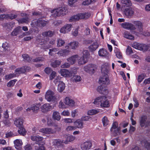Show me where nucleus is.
Segmentation results:
<instances>
[{"label":"nucleus","instance_id":"f257e3e1","mask_svg":"<svg viewBox=\"0 0 150 150\" xmlns=\"http://www.w3.org/2000/svg\"><path fill=\"white\" fill-rule=\"evenodd\" d=\"M93 103L96 105L100 104V106L103 107H107L109 106V101L107 100L106 97L104 96L96 98L93 102Z\"/></svg>","mask_w":150,"mask_h":150},{"label":"nucleus","instance_id":"f03ea898","mask_svg":"<svg viewBox=\"0 0 150 150\" xmlns=\"http://www.w3.org/2000/svg\"><path fill=\"white\" fill-rule=\"evenodd\" d=\"M67 12V8L65 7H62L54 9L51 11L52 15L54 17L65 15Z\"/></svg>","mask_w":150,"mask_h":150},{"label":"nucleus","instance_id":"7ed1b4c3","mask_svg":"<svg viewBox=\"0 0 150 150\" xmlns=\"http://www.w3.org/2000/svg\"><path fill=\"white\" fill-rule=\"evenodd\" d=\"M91 14L88 12L83 13H79L76 15L72 16L69 19L70 22L74 20H78L79 19H87L90 17Z\"/></svg>","mask_w":150,"mask_h":150},{"label":"nucleus","instance_id":"20e7f679","mask_svg":"<svg viewBox=\"0 0 150 150\" xmlns=\"http://www.w3.org/2000/svg\"><path fill=\"white\" fill-rule=\"evenodd\" d=\"M77 72V70L74 67L71 68L70 71L67 69H61L59 72L62 76L68 77H71L72 74H75Z\"/></svg>","mask_w":150,"mask_h":150},{"label":"nucleus","instance_id":"39448f33","mask_svg":"<svg viewBox=\"0 0 150 150\" xmlns=\"http://www.w3.org/2000/svg\"><path fill=\"white\" fill-rule=\"evenodd\" d=\"M54 93L52 91L49 90L47 91L45 94V98L49 102H54L56 100Z\"/></svg>","mask_w":150,"mask_h":150},{"label":"nucleus","instance_id":"423d86ee","mask_svg":"<svg viewBox=\"0 0 150 150\" xmlns=\"http://www.w3.org/2000/svg\"><path fill=\"white\" fill-rule=\"evenodd\" d=\"M83 56L78 60V63L79 65H83L86 63L88 61V58L89 53L87 50H84L83 52Z\"/></svg>","mask_w":150,"mask_h":150},{"label":"nucleus","instance_id":"0eeeda50","mask_svg":"<svg viewBox=\"0 0 150 150\" xmlns=\"http://www.w3.org/2000/svg\"><path fill=\"white\" fill-rule=\"evenodd\" d=\"M96 69V65L90 64L85 66L83 68L84 70L86 72L91 74L94 73Z\"/></svg>","mask_w":150,"mask_h":150},{"label":"nucleus","instance_id":"6e6552de","mask_svg":"<svg viewBox=\"0 0 150 150\" xmlns=\"http://www.w3.org/2000/svg\"><path fill=\"white\" fill-rule=\"evenodd\" d=\"M79 42L77 41H73L67 44L65 46V48L69 49V48L73 50H76L79 46Z\"/></svg>","mask_w":150,"mask_h":150},{"label":"nucleus","instance_id":"1a4fd4ad","mask_svg":"<svg viewBox=\"0 0 150 150\" xmlns=\"http://www.w3.org/2000/svg\"><path fill=\"white\" fill-rule=\"evenodd\" d=\"M72 28L71 24H66L62 27L60 30V33L65 34L70 32Z\"/></svg>","mask_w":150,"mask_h":150},{"label":"nucleus","instance_id":"9d476101","mask_svg":"<svg viewBox=\"0 0 150 150\" xmlns=\"http://www.w3.org/2000/svg\"><path fill=\"white\" fill-rule=\"evenodd\" d=\"M92 146L91 142L89 140L83 142L81 145V148L82 150H88Z\"/></svg>","mask_w":150,"mask_h":150},{"label":"nucleus","instance_id":"9b49d317","mask_svg":"<svg viewBox=\"0 0 150 150\" xmlns=\"http://www.w3.org/2000/svg\"><path fill=\"white\" fill-rule=\"evenodd\" d=\"M147 119V117L146 116L143 115L141 117L140 120V124L142 127H146L150 125V121H146Z\"/></svg>","mask_w":150,"mask_h":150},{"label":"nucleus","instance_id":"f8f14e48","mask_svg":"<svg viewBox=\"0 0 150 150\" xmlns=\"http://www.w3.org/2000/svg\"><path fill=\"white\" fill-rule=\"evenodd\" d=\"M62 138L64 143L67 144H68L69 142L74 141L75 139V137L72 135H64L63 136Z\"/></svg>","mask_w":150,"mask_h":150},{"label":"nucleus","instance_id":"ddd939ff","mask_svg":"<svg viewBox=\"0 0 150 150\" xmlns=\"http://www.w3.org/2000/svg\"><path fill=\"white\" fill-rule=\"evenodd\" d=\"M24 122V119L22 117L16 118L14 120V124L17 127H21L23 126V124Z\"/></svg>","mask_w":150,"mask_h":150},{"label":"nucleus","instance_id":"4468645a","mask_svg":"<svg viewBox=\"0 0 150 150\" xmlns=\"http://www.w3.org/2000/svg\"><path fill=\"white\" fill-rule=\"evenodd\" d=\"M121 25L123 28L127 30H134L136 29L134 25L129 23L125 22L122 23L121 24Z\"/></svg>","mask_w":150,"mask_h":150},{"label":"nucleus","instance_id":"2eb2a0df","mask_svg":"<svg viewBox=\"0 0 150 150\" xmlns=\"http://www.w3.org/2000/svg\"><path fill=\"white\" fill-rule=\"evenodd\" d=\"M99 83L100 84H104L106 85H108L109 83V80L108 79V76L107 74L101 77L99 79Z\"/></svg>","mask_w":150,"mask_h":150},{"label":"nucleus","instance_id":"dca6fc26","mask_svg":"<svg viewBox=\"0 0 150 150\" xmlns=\"http://www.w3.org/2000/svg\"><path fill=\"white\" fill-rule=\"evenodd\" d=\"M39 132L45 134H48L54 133L56 131L50 128L46 127L40 129L39 130Z\"/></svg>","mask_w":150,"mask_h":150},{"label":"nucleus","instance_id":"f3484780","mask_svg":"<svg viewBox=\"0 0 150 150\" xmlns=\"http://www.w3.org/2000/svg\"><path fill=\"white\" fill-rule=\"evenodd\" d=\"M98 54L99 56L105 58L108 57L109 56V53L104 48H101L99 50Z\"/></svg>","mask_w":150,"mask_h":150},{"label":"nucleus","instance_id":"a211bd4d","mask_svg":"<svg viewBox=\"0 0 150 150\" xmlns=\"http://www.w3.org/2000/svg\"><path fill=\"white\" fill-rule=\"evenodd\" d=\"M79 56L77 54L72 55L67 59V61L70 63V64L72 65L74 64L78 59Z\"/></svg>","mask_w":150,"mask_h":150},{"label":"nucleus","instance_id":"6ab92c4d","mask_svg":"<svg viewBox=\"0 0 150 150\" xmlns=\"http://www.w3.org/2000/svg\"><path fill=\"white\" fill-rule=\"evenodd\" d=\"M67 49H63L60 50L57 52V54L60 56L64 57L68 55L70 51Z\"/></svg>","mask_w":150,"mask_h":150},{"label":"nucleus","instance_id":"aec40b11","mask_svg":"<svg viewBox=\"0 0 150 150\" xmlns=\"http://www.w3.org/2000/svg\"><path fill=\"white\" fill-rule=\"evenodd\" d=\"M65 103L70 106L72 107L74 105L75 102L74 101L69 97H66L65 98Z\"/></svg>","mask_w":150,"mask_h":150},{"label":"nucleus","instance_id":"412c9836","mask_svg":"<svg viewBox=\"0 0 150 150\" xmlns=\"http://www.w3.org/2000/svg\"><path fill=\"white\" fill-rule=\"evenodd\" d=\"M74 123L76 128L82 129L83 127V122L81 119H77L74 122Z\"/></svg>","mask_w":150,"mask_h":150},{"label":"nucleus","instance_id":"4be33fe9","mask_svg":"<svg viewBox=\"0 0 150 150\" xmlns=\"http://www.w3.org/2000/svg\"><path fill=\"white\" fill-rule=\"evenodd\" d=\"M15 146L16 148L17 149H20L21 148L23 142L20 139H17L14 141Z\"/></svg>","mask_w":150,"mask_h":150},{"label":"nucleus","instance_id":"5701e85b","mask_svg":"<svg viewBox=\"0 0 150 150\" xmlns=\"http://www.w3.org/2000/svg\"><path fill=\"white\" fill-rule=\"evenodd\" d=\"M37 40L38 42L40 45H45L43 46V49H48L50 47V46H47L46 40L44 39H42L41 38H39Z\"/></svg>","mask_w":150,"mask_h":150},{"label":"nucleus","instance_id":"b1692460","mask_svg":"<svg viewBox=\"0 0 150 150\" xmlns=\"http://www.w3.org/2000/svg\"><path fill=\"white\" fill-rule=\"evenodd\" d=\"M125 15L128 17L132 16L134 13V12L131 8L125 9L124 11Z\"/></svg>","mask_w":150,"mask_h":150},{"label":"nucleus","instance_id":"393cba45","mask_svg":"<svg viewBox=\"0 0 150 150\" xmlns=\"http://www.w3.org/2000/svg\"><path fill=\"white\" fill-rule=\"evenodd\" d=\"M99 45L97 42H95L91 45L88 47L90 51L93 52L95 51L98 47Z\"/></svg>","mask_w":150,"mask_h":150},{"label":"nucleus","instance_id":"a878e982","mask_svg":"<svg viewBox=\"0 0 150 150\" xmlns=\"http://www.w3.org/2000/svg\"><path fill=\"white\" fill-rule=\"evenodd\" d=\"M51 108V106L49 103H45L42 105L41 107L42 112H45L49 110Z\"/></svg>","mask_w":150,"mask_h":150},{"label":"nucleus","instance_id":"bb28decb","mask_svg":"<svg viewBox=\"0 0 150 150\" xmlns=\"http://www.w3.org/2000/svg\"><path fill=\"white\" fill-rule=\"evenodd\" d=\"M97 91L100 93L104 95H106L108 93V90L103 88L102 86H100L98 87Z\"/></svg>","mask_w":150,"mask_h":150},{"label":"nucleus","instance_id":"cd10ccee","mask_svg":"<svg viewBox=\"0 0 150 150\" xmlns=\"http://www.w3.org/2000/svg\"><path fill=\"white\" fill-rule=\"evenodd\" d=\"M52 118L54 120L59 121L61 119V116L59 112L54 111L52 114Z\"/></svg>","mask_w":150,"mask_h":150},{"label":"nucleus","instance_id":"c85d7f7f","mask_svg":"<svg viewBox=\"0 0 150 150\" xmlns=\"http://www.w3.org/2000/svg\"><path fill=\"white\" fill-rule=\"evenodd\" d=\"M65 84L62 81H60L58 85L57 90L59 92H62L65 89Z\"/></svg>","mask_w":150,"mask_h":150},{"label":"nucleus","instance_id":"c756f323","mask_svg":"<svg viewBox=\"0 0 150 150\" xmlns=\"http://www.w3.org/2000/svg\"><path fill=\"white\" fill-rule=\"evenodd\" d=\"M114 51L117 58L121 59L122 58V54L120 50L116 47L114 48Z\"/></svg>","mask_w":150,"mask_h":150},{"label":"nucleus","instance_id":"7c9ffc66","mask_svg":"<svg viewBox=\"0 0 150 150\" xmlns=\"http://www.w3.org/2000/svg\"><path fill=\"white\" fill-rule=\"evenodd\" d=\"M25 72V67H22L16 69L15 70L14 73L16 74V76H18L19 74L24 73Z\"/></svg>","mask_w":150,"mask_h":150},{"label":"nucleus","instance_id":"2f4dec72","mask_svg":"<svg viewBox=\"0 0 150 150\" xmlns=\"http://www.w3.org/2000/svg\"><path fill=\"white\" fill-rule=\"evenodd\" d=\"M21 31V28L19 26H18L13 30V31L11 33V35L12 36H16Z\"/></svg>","mask_w":150,"mask_h":150},{"label":"nucleus","instance_id":"473e14b6","mask_svg":"<svg viewBox=\"0 0 150 150\" xmlns=\"http://www.w3.org/2000/svg\"><path fill=\"white\" fill-rule=\"evenodd\" d=\"M37 23H35V24H36L37 25L40 26H45L47 23V21L41 19L37 21Z\"/></svg>","mask_w":150,"mask_h":150},{"label":"nucleus","instance_id":"72a5a7b5","mask_svg":"<svg viewBox=\"0 0 150 150\" xmlns=\"http://www.w3.org/2000/svg\"><path fill=\"white\" fill-rule=\"evenodd\" d=\"M121 4L127 6H130L132 5V4L130 0H121Z\"/></svg>","mask_w":150,"mask_h":150},{"label":"nucleus","instance_id":"f704fd0d","mask_svg":"<svg viewBox=\"0 0 150 150\" xmlns=\"http://www.w3.org/2000/svg\"><path fill=\"white\" fill-rule=\"evenodd\" d=\"M31 139L33 141L39 142L42 141L43 138L39 136H32L31 137Z\"/></svg>","mask_w":150,"mask_h":150},{"label":"nucleus","instance_id":"c9c22d12","mask_svg":"<svg viewBox=\"0 0 150 150\" xmlns=\"http://www.w3.org/2000/svg\"><path fill=\"white\" fill-rule=\"evenodd\" d=\"M124 37L127 39L131 40H134V36L127 31H125L124 33Z\"/></svg>","mask_w":150,"mask_h":150},{"label":"nucleus","instance_id":"e433bc0d","mask_svg":"<svg viewBox=\"0 0 150 150\" xmlns=\"http://www.w3.org/2000/svg\"><path fill=\"white\" fill-rule=\"evenodd\" d=\"M65 43L64 41L61 38H59L57 40V46L61 47L64 45Z\"/></svg>","mask_w":150,"mask_h":150},{"label":"nucleus","instance_id":"4c0bfd02","mask_svg":"<svg viewBox=\"0 0 150 150\" xmlns=\"http://www.w3.org/2000/svg\"><path fill=\"white\" fill-rule=\"evenodd\" d=\"M54 34V33L52 31H49L47 32H45L42 34V35L44 37L47 36L51 37Z\"/></svg>","mask_w":150,"mask_h":150},{"label":"nucleus","instance_id":"58836bf2","mask_svg":"<svg viewBox=\"0 0 150 150\" xmlns=\"http://www.w3.org/2000/svg\"><path fill=\"white\" fill-rule=\"evenodd\" d=\"M63 142V138L62 139H55L53 142V144L55 145L59 146L62 143H64Z\"/></svg>","mask_w":150,"mask_h":150},{"label":"nucleus","instance_id":"ea45409f","mask_svg":"<svg viewBox=\"0 0 150 150\" xmlns=\"http://www.w3.org/2000/svg\"><path fill=\"white\" fill-rule=\"evenodd\" d=\"M109 120L107 117L105 116H104L102 119V122L104 126H106L109 124Z\"/></svg>","mask_w":150,"mask_h":150},{"label":"nucleus","instance_id":"a19ab883","mask_svg":"<svg viewBox=\"0 0 150 150\" xmlns=\"http://www.w3.org/2000/svg\"><path fill=\"white\" fill-rule=\"evenodd\" d=\"M58 50L57 48H54L49 50V54L51 56H53L56 54H57V52Z\"/></svg>","mask_w":150,"mask_h":150},{"label":"nucleus","instance_id":"79ce46f5","mask_svg":"<svg viewBox=\"0 0 150 150\" xmlns=\"http://www.w3.org/2000/svg\"><path fill=\"white\" fill-rule=\"evenodd\" d=\"M133 23L135 25L138 26V28H139V31L140 32L142 31V23L141 22L138 21H135Z\"/></svg>","mask_w":150,"mask_h":150},{"label":"nucleus","instance_id":"37998d69","mask_svg":"<svg viewBox=\"0 0 150 150\" xmlns=\"http://www.w3.org/2000/svg\"><path fill=\"white\" fill-rule=\"evenodd\" d=\"M60 64V62L57 60L52 62L51 64V66L53 67L56 68L59 66Z\"/></svg>","mask_w":150,"mask_h":150},{"label":"nucleus","instance_id":"c03bdc74","mask_svg":"<svg viewBox=\"0 0 150 150\" xmlns=\"http://www.w3.org/2000/svg\"><path fill=\"white\" fill-rule=\"evenodd\" d=\"M19 129L18 130V133L21 135L24 136L26 133V131L23 126L21 127H19Z\"/></svg>","mask_w":150,"mask_h":150},{"label":"nucleus","instance_id":"a18cd8bd","mask_svg":"<svg viewBox=\"0 0 150 150\" xmlns=\"http://www.w3.org/2000/svg\"><path fill=\"white\" fill-rule=\"evenodd\" d=\"M16 76V74L15 73L8 74L5 76V79L6 80H9L11 79Z\"/></svg>","mask_w":150,"mask_h":150},{"label":"nucleus","instance_id":"49530a36","mask_svg":"<svg viewBox=\"0 0 150 150\" xmlns=\"http://www.w3.org/2000/svg\"><path fill=\"white\" fill-rule=\"evenodd\" d=\"M99 112L98 110L92 109L89 110L88 112V114L90 115H93Z\"/></svg>","mask_w":150,"mask_h":150},{"label":"nucleus","instance_id":"de8ad7c7","mask_svg":"<svg viewBox=\"0 0 150 150\" xmlns=\"http://www.w3.org/2000/svg\"><path fill=\"white\" fill-rule=\"evenodd\" d=\"M40 104V103L37 104L35 105H33L32 106V110L33 112L37 111L39 108Z\"/></svg>","mask_w":150,"mask_h":150},{"label":"nucleus","instance_id":"09e8293b","mask_svg":"<svg viewBox=\"0 0 150 150\" xmlns=\"http://www.w3.org/2000/svg\"><path fill=\"white\" fill-rule=\"evenodd\" d=\"M79 28V26H77L76 28L73 29L72 32V35L73 36L76 37L78 34V30Z\"/></svg>","mask_w":150,"mask_h":150},{"label":"nucleus","instance_id":"8fccbe9b","mask_svg":"<svg viewBox=\"0 0 150 150\" xmlns=\"http://www.w3.org/2000/svg\"><path fill=\"white\" fill-rule=\"evenodd\" d=\"M139 50L146 51L148 50V45L145 44H141L139 45Z\"/></svg>","mask_w":150,"mask_h":150},{"label":"nucleus","instance_id":"3c124183","mask_svg":"<svg viewBox=\"0 0 150 150\" xmlns=\"http://www.w3.org/2000/svg\"><path fill=\"white\" fill-rule=\"evenodd\" d=\"M119 127H118V123L116 122H115L113 123L110 130L111 132L115 131V129H117Z\"/></svg>","mask_w":150,"mask_h":150},{"label":"nucleus","instance_id":"603ef678","mask_svg":"<svg viewBox=\"0 0 150 150\" xmlns=\"http://www.w3.org/2000/svg\"><path fill=\"white\" fill-rule=\"evenodd\" d=\"M95 1V0H85L83 2L82 4L84 6L87 5Z\"/></svg>","mask_w":150,"mask_h":150},{"label":"nucleus","instance_id":"864d4df0","mask_svg":"<svg viewBox=\"0 0 150 150\" xmlns=\"http://www.w3.org/2000/svg\"><path fill=\"white\" fill-rule=\"evenodd\" d=\"M76 129V127L72 126H68L66 127V130L67 132H71L74 130Z\"/></svg>","mask_w":150,"mask_h":150},{"label":"nucleus","instance_id":"5fc2aeb1","mask_svg":"<svg viewBox=\"0 0 150 150\" xmlns=\"http://www.w3.org/2000/svg\"><path fill=\"white\" fill-rule=\"evenodd\" d=\"M112 133L114 134L115 136L120 135V128L119 127L117 129H115V131L111 132Z\"/></svg>","mask_w":150,"mask_h":150},{"label":"nucleus","instance_id":"6e6d98bb","mask_svg":"<svg viewBox=\"0 0 150 150\" xmlns=\"http://www.w3.org/2000/svg\"><path fill=\"white\" fill-rule=\"evenodd\" d=\"M17 81V80L16 79L10 81L7 83V86L9 87L13 86Z\"/></svg>","mask_w":150,"mask_h":150},{"label":"nucleus","instance_id":"4d7b16f0","mask_svg":"<svg viewBox=\"0 0 150 150\" xmlns=\"http://www.w3.org/2000/svg\"><path fill=\"white\" fill-rule=\"evenodd\" d=\"M73 79L76 82L80 81L81 80V77L77 75H75L74 76Z\"/></svg>","mask_w":150,"mask_h":150},{"label":"nucleus","instance_id":"13d9d810","mask_svg":"<svg viewBox=\"0 0 150 150\" xmlns=\"http://www.w3.org/2000/svg\"><path fill=\"white\" fill-rule=\"evenodd\" d=\"M47 124L49 126H54V127H56L57 126L56 125H54L53 121L51 119H48Z\"/></svg>","mask_w":150,"mask_h":150},{"label":"nucleus","instance_id":"bf43d9fd","mask_svg":"<svg viewBox=\"0 0 150 150\" xmlns=\"http://www.w3.org/2000/svg\"><path fill=\"white\" fill-rule=\"evenodd\" d=\"M22 56L25 61H32V59L30 58L29 56L27 54H24Z\"/></svg>","mask_w":150,"mask_h":150},{"label":"nucleus","instance_id":"052dcab7","mask_svg":"<svg viewBox=\"0 0 150 150\" xmlns=\"http://www.w3.org/2000/svg\"><path fill=\"white\" fill-rule=\"evenodd\" d=\"M19 23H27L28 22V18H22L18 20Z\"/></svg>","mask_w":150,"mask_h":150},{"label":"nucleus","instance_id":"680f3d73","mask_svg":"<svg viewBox=\"0 0 150 150\" xmlns=\"http://www.w3.org/2000/svg\"><path fill=\"white\" fill-rule=\"evenodd\" d=\"M63 120L65 123H70L73 122V119L70 118H66L63 119Z\"/></svg>","mask_w":150,"mask_h":150},{"label":"nucleus","instance_id":"e2e57ef3","mask_svg":"<svg viewBox=\"0 0 150 150\" xmlns=\"http://www.w3.org/2000/svg\"><path fill=\"white\" fill-rule=\"evenodd\" d=\"M25 150H31L32 149V145L30 144H28L24 146Z\"/></svg>","mask_w":150,"mask_h":150},{"label":"nucleus","instance_id":"0e129e2a","mask_svg":"<svg viewBox=\"0 0 150 150\" xmlns=\"http://www.w3.org/2000/svg\"><path fill=\"white\" fill-rule=\"evenodd\" d=\"M61 115L65 116H68L70 115V112L68 110H64L61 113Z\"/></svg>","mask_w":150,"mask_h":150},{"label":"nucleus","instance_id":"69168bd1","mask_svg":"<svg viewBox=\"0 0 150 150\" xmlns=\"http://www.w3.org/2000/svg\"><path fill=\"white\" fill-rule=\"evenodd\" d=\"M56 76V73L55 72L52 71L50 76V80H52Z\"/></svg>","mask_w":150,"mask_h":150},{"label":"nucleus","instance_id":"338daca9","mask_svg":"<svg viewBox=\"0 0 150 150\" xmlns=\"http://www.w3.org/2000/svg\"><path fill=\"white\" fill-rule=\"evenodd\" d=\"M90 118V117L89 116H82L81 120L83 121H88Z\"/></svg>","mask_w":150,"mask_h":150},{"label":"nucleus","instance_id":"774afa93","mask_svg":"<svg viewBox=\"0 0 150 150\" xmlns=\"http://www.w3.org/2000/svg\"><path fill=\"white\" fill-rule=\"evenodd\" d=\"M78 111L76 110H74L71 112V116L73 117H74L75 116L78 115Z\"/></svg>","mask_w":150,"mask_h":150}]
</instances>
